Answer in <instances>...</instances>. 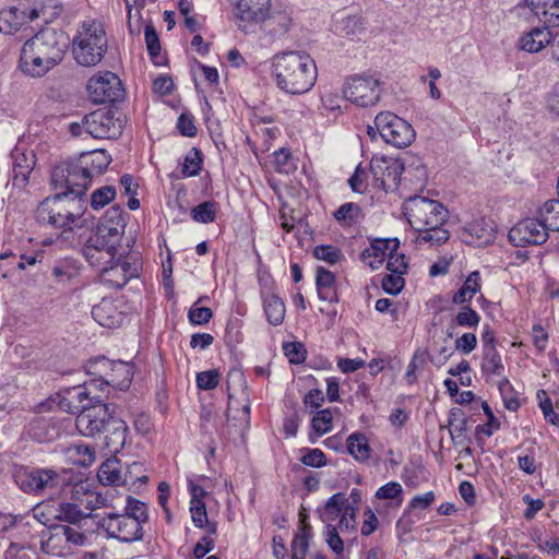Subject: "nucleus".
I'll list each match as a JSON object with an SVG mask.
<instances>
[{"label":"nucleus","mask_w":559,"mask_h":559,"mask_svg":"<svg viewBox=\"0 0 559 559\" xmlns=\"http://www.w3.org/2000/svg\"><path fill=\"white\" fill-rule=\"evenodd\" d=\"M404 211L413 228L429 226V229H436L442 227L449 217V211L441 202L421 195L411 197L404 203Z\"/></svg>","instance_id":"obj_7"},{"label":"nucleus","mask_w":559,"mask_h":559,"mask_svg":"<svg viewBox=\"0 0 559 559\" xmlns=\"http://www.w3.org/2000/svg\"><path fill=\"white\" fill-rule=\"evenodd\" d=\"M50 511L52 518L60 522H68L70 524L79 525L82 521L93 519L92 511L83 510L78 503L62 502L57 507H52Z\"/></svg>","instance_id":"obj_31"},{"label":"nucleus","mask_w":559,"mask_h":559,"mask_svg":"<svg viewBox=\"0 0 559 559\" xmlns=\"http://www.w3.org/2000/svg\"><path fill=\"white\" fill-rule=\"evenodd\" d=\"M144 466L140 462H133L129 465H127L123 469V478H126V485H134L138 481L140 483H146L148 480V477L144 475Z\"/></svg>","instance_id":"obj_61"},{"label":"nucleus","mask_w":559,"mask_h":559,"mask_svg":"<svg viewBox=\"0 0 559 559\" xmlns=\"http://www.w3.org/2000/svg\"><path fill=\"white\" fill-rule=\"evenodd\" d=\"M469 418L465 415L464 411L460 407H452L448 413V425H440V429H449L452 442L454 445L467 447L464 449L465 453L471 455L472 438L467 435Z\"/></svg>","instance_id":"obj_19"},{"label":"nucleus","mask_w":559,"mask_h":559,"mask_svg":"<svg viewBox=\"0 0 559 559\" xmlns=\"http://www.w3.org/2000/svg\"><path fill=\"white\" fill-rule=\"evenodd\" d=\"M16 486L25 493L45 496L61 487V475L49 467L21 466L14 473Z\"/></svg>","instance_id":"obj_8"},{"label":"nucleus","mask_w":559,"mask_h":559,"mask_svg":"<svg viewBox=\"0 0 559 559\" xmlns=\"http://www.w3.org/2000/svg\"><path fill=\"white\" fill-rule=\"evenodd\" d=\"M119 247V241H112V238L95 229L90 231L81 251L90 265L100 267L116 260Z\"/></svg>","instance_id":"obj_10"},{"label":"nucleus","mask_w":559,"mask_h":559,"mask_svg":"<svg viewBox=\"0 0 559 559\" xmlns=\"http://www.w3.org/2000/svg\"><path fill=\"white\" fill-rule=\"evenodd\" d=\"M79 273L76 263L72 259H63L57 261L51 267L52 276L61 283H66L74 278Z\"/></svg>","instance_id":"obj_48"},{"label":"nucleus","mask_w":559,"mask_h":559,"mask_svg":"<svg viewBox=\"0 0 559 559\" xmlns=\"http://www.w3.org/2000/svg\"><path fill=\"white\" fill-rule=\"evenodd\" d=\"M68 455L81 466H90L95 461L94 449L85 444H72L68 449Z\"/></svg>","instance_id":"obj_50"},{"label":"nucleus","mask_w":559,"mask_h":559,"mask_svg":"<svg viewBox=\"0 0 559 559\" xmlns=\"http://www.w3.org/2000/svg\"><path fill=\"white\" fill-rule=\"evenodd\" d=\"M548 230L539 216L526 217L510 228L508 239L514 247L539 246L548 240Z\"/></svg>","instance_id":"obj_12"},{"label":"nucleus","mask_w":559,"mask_h":559,"mask_svg":"<svg viewBox=\"0 0 559 559\" xmlns=\"http://www.w3.org/2000/svg\"><path fill=\"white\" fill-rule=\"evenodd\" d=\"M242 395L243 403L238 405V401H234L233 394L228 392V407L226 409V418L229 426L235 427L241 438H243L250 427V403L245 391H242Z\"/></svg>","instance_id":"obj_23"},{"label":"nucleus","mask_w":559,"mask_h":559,"mask_svg":"<svg viewBox=\"0 0 559 559\" xmlns=\"http://www.w3.org/2000/svg\"><path fill=\"white\" fill-rule=\"evenodd\" d=\"M333 429V414L330 407L318 411L310 420L308 431V441L316 444L318 440L332 431Z\"/></svg>","instance_id":"obj_32"},{"label":"nucleus","mask_w":559,"mask_h":559,"mask_svg":"<svg viewBox=\"0 0 559 559\" xmlns=\"http://www.w3.org/2000/svg\"><path fill=\"white\" fill-rule=\"evenodd\" d=\"M343 98L359 107H371L381 97L380 82L372 76L354 75L343 85Z\"/></svg>","instance_id":"obj_11"},{"label":"nucleus","mask_w":559,"mask_h":559,"mask_svg":"<svg viewBox=\"0 0 559 559\" xmlns=\"http://www.w3.org/2000/svg\"><path fill=\"white\" fill-rule=\"evenodd\" d=\"M107 35L103 23L95 19L84 20L72 40V53L83 67L98 64L107 51Z\"/></svg>","instance_id":"obj_6"},{"label":"nucleus","mask_w":559,"mask_h":559,"mask_svg":"<svg viewBox=\"0 0 559 559\" xmlns=\"http://www.w3.org/2000/svg\"><path fill=\"white\" fill-rule=\"evenodd\" d=\"M527 8L539 23L548 26H559V0H523L514 10Z\"/></svg>","instance_id":"obj_21"},{"label":"nucleus","mask_w":559,"mask_h":559,"mask_svg":"<svg viewBox=\"0 0 559 559\" xmlns=\"http://www.w3.org/2000/svg\"><path fill=\"white\" fill-rule=\"evenodd\" d=\"M87 91L95 104L116 103L123 98L121 81L110 71L94 75L88 80Z\"/></svg>","instance_id":"obj_13"},{"label":"nucleus","mask_w":559,"mask_h":559,"mask_svg":"<svg viewBox=\"0 0 559 559\" xmlns=\"http://www.w3.org/2000/svg\"><path fill=\"white\" fill-rule=\"evenodd\" d=\"M369 167L373 176L381 174L397 186L405 169V164L400 156L393 157L386 154H374Z\"/></svg>","instance_id":"obj_22"},{"label":"nucleus","mask_w":559,"mask_h":559,"mask_svg":"<svg viewBox=\"0 0 559 559\" xmlns=\"http://www.w3.org/2000/svg\"><path fill=\"white\" fill-rule=\"evenodd\" d=\"M480 371L486 381L491 376H503L504 365L497 347L481 349Z\"/></svg>","instance_id":"obj_36"},{"label":"nucleus","mask_w":559,"mask_h":559,"mask_svg":"<svg viewBox=\"0 0 559 559\" xmlns=\"http://www.w3.org/2000/svg\"><path fill=\"white\" fill-rule=\"evenodd\" d=\"M13 167V185L23 188L28 182V177L36 164V156L33 151H25L15 147L11 153Z\"/></svg>","instance_id":"obj_25"},{"label":"nucleus","mask_w":559,"mask_h":559,"mask_svg":"<svg viewBox=\"0 0 559 559\" xmlns=\"http://www.w3.org/2000/svg\"><path fill=\"white\" fill-rule=\"evenodd\" d=\"M304 455L300 459V462L309 467L321 468L326 465V456L321 449L318 448H304L301 450Z\"/></svg>","instance_id":"obj_59"},{"label":"nucleus","mask_w":559,"mask_h":559,"mask_svg":"<svg viewBox=\"0 0 559 559\" xmlns=\"http://www.w3.org/2000/svg\"><path fill=\"white\" fill-rule=\"evenodd\" d=\"M126 228V218L123 210L118 206H111L99 224L96 227V230L106 235L107 237L112 238V241L121 242L122 236L124 234Z\"/></svg>","instance_id":"obj_28"},{"label":"nucleus","mask_w":559,"mask_h":559,"mask_svg":"<svg viewBox=\"0 0 559 559\" xmlns=\"http://www.w3.org/2000/svg\"><path fill=\"white\" fill-rule=\"evenodd\" d=\"M403 488L397 481H389L378 488L374 497L379 500L399 499V503L402 502Z\"/></svg>","instance_id":"obj_63"},{"label":"nucleus","mask_w":559,"mask_h":559,"mask_svg":"<svg viewBox=\"0 0 559 559\" xmlns=\"http://www.w3.org/2000/svg\"><path fill=\"white\" fill-rule=\"evenodd\" d=\"M116 405L94 401L87 408L82 409L75 419L78 431L90 438L103 435V448L108 453L116 454L126 444L129 428L124 420L115 416Z\"/></svg>","instance_id":"obj_3"},{"label":"nucleus","mask_w":559,"mask_h":559,"mask_svg":"<svg viewBox=\"0 0 559 559\" xmlns=\"http://www.w3.org/2000/svg\"><path fill=\"white\" fill-rule=\"evenodd\" d=\"M116 197V189L112 186H105L96 189L91 194V206L94 210H100L111 202Z\"/></svg>","instance_id":"obj_58"},{"label":"nucleus","mask_w":559,"mask_h":559,"mask_svg":"<svg viewBox=\"0 0 559 559\" xmlns=\"http://www.w3.org/2000/svg\"><path fill=\"white\" fill-rule=\"evenodd\" d=\"M69 39L63 32L44 28L26 40L21 49L20 69L32 78H41L59 64Z\"/></svg>","instance_id":"obj_4"},{"label":"nucleus","mask_w":559,"mask_h":559,"mask_svg":"<svg viewBox=\"0 0 559 559\" xmlns=\"http://www.w3.org/2000/svg\"><path fill=\"white\" fill-rule=\"evenodd\" d=\"M282 91L299 95L308 92L317 80L314 60L304 50H282Z\"/></svg>","instance_id":"obj_5"},{"label":"nucleus","mask_w":559,"mask_h":559,"mask_svg":"<svg viewBox=\"0 0 559 559\" xmlns=\"http://www.w3.org/2000/svg\"><path fill=\"white\" fill-rule=\"evenodd\" d=\"M480 321V316L469 305L462 306L460 311L453 319V323L463 328H477Z\"/></svg>","instance_id":"obj_54"},{"label":"nucleus","mask_w":559,"mask_h":559,"mask_svg":"<svg viewBox=\"0 0 559 559\" xmlns=\"http://www.w3.org/2000/svg\"><path fill=\"white\" fill-rule=\"evenodd\" d=\"M399 248L400 240L395 239L386 258V270L394 274L405 275L409 269L408 259L404 253L397 252Z\"/></svg>","instance_id":"obj_43"},{"label":"nucleus","mask_w":559,"mask_h":559,"mask_svg":"<svg viewBox=\"0 0 559 559\" xmlns=\"http://www.w3.org/2000/svg\"><path fill=\"white\" fill-rule=\"evenodd\" d=\"M538 216L546 225V228L559 231V199L546 201L538 210Z\"/></svg>","instance_id":"obj_45"},{"label":"nucleus","mask_w":559,"mask_h":559,"mask_svg":"<svg viewBox=\"0 0 559 559\" xmlns=\"http://www.w3.org/2000/svg\"><path fill=\"white\" fill-rule=\"evenodd\" d=\"M481 409L487 417L486 423L479 424L475 427L474 439L477 445L483 448L485 444L484 436L491 437L495 431L500 429L501 423L493 414V411L487 401L481 402Z\"/></svg>","instance_id":"obj_35"},{"label":"nucleus","mask_w":559,"mask_h":559,"mask_svg":"<svg viewBox=\"0 0 559 559\" xmlns=\"http://www.w3.org/2000/svg\"><path fill=\"white\" fill-rule=\"evenodd\" d=\"M414 229L419 233L416 238V243H427L429 242L432 246H441L449 240L450 234L449 230L442 227H436V229H429V226L416 227Z\"/></svg>","instance_id":"obj_42"},{"label":"nucleus","mask_w":559,"mask_h":559,"mask_svg":"<svg viewBox=\"0 0 559 559\" xmlns=\"http://www.w3.org/2000/svg\"><path fill=\"white\" fill-rule=\"evenodd\" d=\"M221 379V373L216 369L205 370L197 373L195 382L197 386L203 391H210L215 389Z\"/></svg>","instance_id":"obj_62"},{"label":"nucleus","mask_w":559,"mask_h":559,"mask_svg":"<svg viewBox=\"0 0 559 559\" xmlns=\"http://www.w3.org/2000/svg\"><path fill=\"white\" fill-rule=\"evenodd\" d=\"M261 298L266 320L270 324L276 326L280 324V297L275 292L273 283L269 278L260 277Z\"/></svg>","instance_id":"obj_30"},{"label":"nucleus","mask_w":559,"mask_h":559,"mask_svg":"<svg viewBox=\"0 0 559 559\" xmlns=\"http://www.w3.org/2000/svg\"><path fill=\"white\" fill-rule=\"evenodd\" d=\"M542 25L532 27L528 32L524 33L520 37V48L530 53H536L550 46L552 43V31L557 26H548L545 23Z\"/></svg>","instance_id":"obj_26"},{"label":"nucleus","mask_w":559,"mask_h":559,"mask_svg":"<svg viewBox=\"0 0 559 559\" xmlns=\"http://www.w3.org/2000/svg\"><path fill=\"white\" fill-rule=\"evenodd\" d=\"M55 198L58 204V214L61 218V228H66L81 218L86 210L85 198L66 191H56Z\"/></svg>","instance_id":"obj_17"},{"label":"nucleus","mask_w":559,"mask_h":559,"mask_svg":"<svg viewBox=\"0 0 559 559\" xmlns=\"http://www.w3.org/2000/svg\"><path fill=\"white\" fill-rule=\"evenodd\" d=\"M110 163L111 157L104 150L84 152L76 158L61 162L51 171L52 189L85 198L93 179L102 176Z\"/></svg>","instance_id":"obj_2"},{"label":"nucleus","mask_w":559,"mask_h":559,"mask_svg":"<svg viewBox=\"0 0 559 559\" xmlns=\"http://www.w3.org/2000/svg\"><path fill=\"white\" fill-rule=\"evenodd\" d=\"M202 164V153L199 148L192 147L185 157L182 174L186 177H194L200 174Z\"/></svg>","instance_id":"obj_55"},{"label":"nucleus","mask_w":559,"mask_h":559,"mask_svg":"<svg viewBox=\"0 0 559 559\" xmlns=\"http://www.w3.org/2000/svg\"><path fill=\"white\" fill-rule=\"evenodd\" d=\"M497 226L492 219L479 216L463 227V234L468 237L463 241L475 248H485L496 240Z\"/></svg>","instance_id":"obj_16"},{"label":"nucleus","mask_w":559,"mask_h":559,"mask_svg":"<svg viewBox=\"0 0 559 559\" xmlns=\"http://www.w3.org/2000/svg\"><path fill=\"white\" fill-rule=\"evenodd\" d=\"M347 498L344 492L333 493L324 503L323 508H317V514L323 522L334 521L345 510Z\"/></svg>","instance_id":"obj_39"},{"label":"nucleus","mask_w":559,"mask_h":559,"mask_svg":"<svg viewBox=\"0 0 559 559\" xmlns=\"http://www.w3.org/2000/svg\"><path fill=\"white\" fill-rule=\"evenodd\" d=\"M116 370L111 378H109V386H112L119 391H126L129 389L133 374L134 367L130 362H126L122 360H116Z\"/></svg>","instance_id":"obj_40"},{"label":"nucleus","mask_w":559,"mask_h":559,"mask_svg":"<svg viewBox=\"0 0 559 559\" xmlns=\"http://www.w3.org/2000/svg\"><path fill=\"white\" fill-rule=\"evenodd\" d=\"M282 350L292 365H300L305 362L308 354L305 344L298 341L283 342Z\"/></svg>","instance_id":"obj_51"},{"label":"nucleus","mask_w":559,"mask_h":559,"mask_svg":"<svg viewBox=\"0 0 559 559\" xmlns=\"http://www.w3.org/2000/svg\"><path fill=\"white\" fill-rule=\"evenodd\" d=\"M381 289L391 296H397L405 288L406 281L404 275L386 273L381 277Z\"/></svg>","instance_id":"obj_53"},{"label":"nucleus","mask_w":559,"mask_h":559,"mask_svg":"<svg viewBox=\"0 0 559 559\" xmlns=\"http://www.w3.org/2000/svg\"><path fill=\"white\" fill-rule=\"evenodd\" d=\"M361 212L362 210L357 203L346 202L333 212V218L342 226H352Z\"/></svg>","instance_id":"obj_46"},{"label":"nucleus","mask_w":559,"mask_h":559,"mask_svg":"<svg viewBox=\"0 0 559 559\" xmlns=\"http://www.w3.org/2000/svg\"><path fill=\"white\" fill-rule=\"evenodd\" d=\"M33 22L29 7L25 4L12 5L0 10V33L13 34L22 26Z\"/></svg>","instance_id":"obj_24"},{"label":"nucleus","mask_w":559,"mask_h":559,"mask_svg":"<svg viewBox=\"0 0 559 559\" xmlns=\"http://www.w3.org/2000/svg\"><path fill=\"white\" fill-rule=\"evenodd\" d=\"M395 239L396 238L372 239L370 246L361 252V260L372 270H378L388 258Z\"/></svg>","instance_id":"obj_29"},{"label":"nucleus","mask_w":559,"mask_h":559,"mask_svg":"<svg viewBox=\"0 0 559 559\" xmlns=\"http://www.w3.org/2000/svg\"><path fill=\"white\" fill-rule=\"evenodd\" d=\"M57 209L58 204L55 195L46 198L38 204L35 211V218L37 223L40 225H48L53 228H61V218Z\"/></svg>","instance_id":"obj_34"},{"label":"nucleus","mask_w":559,"mask_h":559,"mask_svg":"<svg viewBox=\"0 0 559 559\" xmlns=\"http://www.w3.org/2000/svg\"><path fill=\"white\" fill-rule=\"evenodd\" d=\"M121 301L103 298L102 301L92 308L93 319L102 326L116 329L122 325L126 314L120 310Z\"/></svg>","instance_id":"obj_20"},{"label":"nucleus","mask_w":559,"mask_h":559,"mask_svg":"<svg viewBox=\"0 0 559 559\" xmlns=\"http://www.w3.org/2000/svg\"><path fill=\"white\" fill-rule=\"evenodd\" d=\"M271 0H238L236 17L239 27L247 32L248 23H260L270 17Z\"/></svg>","instance_id":"obj_18"},{"label":"nucleus","mask_w":559,"mask_h":559,"mask_svg":"<svg viewBox=\"0 0 559 559\" xmlns=\"http://www.w3.org/2000/svg\"><path fill=\"white\" fill-rule=\"evenodd\" d=\"M31 17L34 21L51 23L63 12V3L60 0H38L29 7Z\"/></svg>","instance_id":"obj_33"},{"label":"nucleus","mask_w":559,"mask_h":559,"mask_svg":"<svg viewBox=\"0 0 559 559\" xmlns=\"http://www.w3.org/2000/svg\"><path fill=\"white\" fill-rule=\"evenodd\" d=\"M122 469L118 460H107L100 465L97 477L103 485L124 486L126 478H123Z\"/></svg>","instance_id":"obj_38"},{"label":"nucleus","mask_w":559,"mask_h":559,"mask_svg":"<svg viewBox=\"0 0 559 559\" xmlns=\"http://www.w3.org/2000/svg\"><path fill=\"white\" fill-rule=\"evenodd\" d=\"M313 536L312 526L309 522L307 510L301 507L299 510V526L292 540V559H305L309 549L310 540Z\"/></svg>","instance_id":"obj_27"},{"label":"nucleus","mask_w":559,"mask_h":559,"mask_svg":"<svg viewBox=\"0 0 559 559\" xmlns=\"http://www.w3.org/2000/svg\"><path fill=\"white\" fill-rule=\"evenodd\" d=\"M299 11L292 5H282V36L297 29H301L297 14Z\"/></svg>","instance_id":"obj_56"},{"label":"nucleus","mask_w":559,"mask_h":559,"mask_svg":"<svg viewBox=\"0 0 559 559\" xmlns=\"http://www.w3.org/2000/svg\"><path fill=\"white\" fill-rule=\"evenodd\" d=\"M502 379L498 382V390L501 395L504 407L510 412H516L521 407V402L518 397V392L510 380L503 374Z\"/></svg>","instance_id":"obj_47"},{"label":"nucleus","mask_w":559,"mask_h":559,"mask_svg":"<svg viewBox=\"0 0 559 559\" xmlns=\"http://www.w3.org/2000/svg\"><path fill=\"white\" fill-rule=\"evenodd\" d=\"M97 382L85 381L82 385H75L64 389L63 395L60 400V407L68 413H80L82 409L87 408L100 396H93V391H96Z\"/></svg>","instance_id":"obj_15"},{"label":"nucleus","mask_w":559,"mask_h":559,"mask_svg":"<svg viewBox=\"0 0 559 559\" xmlns=\"http://www.w3.org/2000/svg\"><path fill=\"white\" fill-rule=\"evenodd\" d=\"M313 257L329 264H336L344 259L343 252L338 247L333 245H319L313 249Z\"/></svg>","instance_id":"obj_52"},{"label":"nucleus","mask_w":559,"mask_h":559,"mask_svg":"<svg viewBox=\"0 0 559 559\" xmlns=\"http://www.w3.org/2000/svg\"><path fill=\"white\" fill-rule=\"evenodd\" d=\"M346 453L358 462L369 460L371 454V447L364 432L355 431L346 439Z\"/></svg>","instance_id":"obj_37"},{"label":"nucleus","mask_w":559,"mask_h":559,"mask_svg":"<svg viewBox=\"0 0 559 559\" xmlns=\"http://www.w3.org/2000/svg\"><path fill=\"white\" fill-rule=\"evenodd\" d=\"M115 365L116 360H110L104 356L90 359L86 365V374L93 377L92 379H100L103 374H106L108 367H115Z\"/></svg>","instance_id":"obj_60"},{"label":"nucleus","mask_w":559,"mask_h":559,"mask_svg":"<svg viewBox=\"0 0 559 559\" xmlns=\"http://www.w3.org/2000/svg\"><path fill=\"white\" fill-rule=\"evenodd\" d=\"M84 130L94 139H110L121 132V126L110 110L98 109L83 118Z\"/></svg>","instance_id":"obj_14"},{"label":"nucleus","mask_w":559,"mask_h":559,"mask_svg":"<svg viewBox=\"0 0 559 559\" xmlns=\"http://www.w3.org/2000/svg\"><path fill=\"white\" fill-rule=\"evenodd\" d=\"M218 205L214 201H205L191 210L193 221L202 224H209L215 221Z\"/></svg>","instance_id":"obj_49"},{"label":"nucleus","mask_w":559,"mask_h":559,"mask_svg":"<svg viewBox=\"0 0 559 559\" xmlns=\"http://www.w3.org/2000/svg\"><path fill=\"white\" fill-rule=\"evenodd\" d=\"M374 124L383 141L396 148H405L415 141L416 132L412 124L391 111L379 112Z\"/></svg>","instance_id":"obj_9"},{"label":"nucleus","mask_w":559,"mask_h":559,"mask_svg":"<svg viewBox=\"0 0 559 559\" xmlns=\"http://www.w3.org/2000/svg\"><path fill=\"white\" fill-rule=\"evenodd\" d=\"M367 21L360 14H350L341 21V28L344 36L350 39H359L366 32Z\"/></svg>","instance_id":"obj_44"},{"label":"nucleus","mask_w":559,"mask_h":559,"mask_svg":"<svg viewBox=\"0 0 559 559\" xmlns=\"http://www.w3.org/2000/svg\"><path fill=\"white\" fill-rule=\"evenodd\" d=\"M144 37L148 55L154 63L159 64L160 43L156 29L153 25H146L144 28Z\"/></svg>","instance_id":"obj_57"},{"label":"nucleus","mask_w":559,"mask_h":559,"mask_svg":"<svg viewBox=\"0 0 559 559\" xmlns=\"http://www.w3.org/2000/svg\"><path fill=\"white\" fill-rule=\"evenodd\" d=\"M99 508H105V511L93 516L99 534L126 544L143 539V526L148 522V507L145 502L127 496L124 506L117 508L109 506L102 493L86 495L85 509L94 511Z\"/></svg>","instance_id":"obj_1"},{"label":"nucleus","mask_w":559,"mask_h":559,"mask_svg":"<svg viewBox=\"0 0 559 559\" xmlns=\"http://www.w3.org/2000/svg\"><path fill=\"white\" fill-rule=\"evenodd\" d=\"M100 267L99 276L103 284L111 288H121L127 284L126 275L122 273L121 265H119L117 259Z\"/></svg>","instance_id":"obj_41"},{"label":"nucleus","mask_w":559,"mask_h":559,"mask_svg":"<svg viewBox=\"0 0 559 559\" xmlns=\"http://www.w3.org/2000/svg\"><path fill=\"white\" fill-rule=\"evenodd\" d=\"M213 311L209 307L192 305L188 311V320L192 325H204L210 322Z\"/></svg>","instance_id":"obj_64"}]
</instances>
